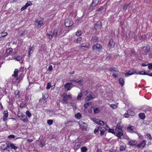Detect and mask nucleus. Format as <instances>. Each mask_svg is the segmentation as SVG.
<instances>
[{
	"instance_id": "f257e3e1",
	"label": "nucleus",
	"mask_w": 152,
	"mask_h": 152,
	"mask_svg": "<svg viewBox=\"0 0 152 152\" xmlns=\"http://www.w3.org/2000/svg\"><path fill=\"white\" fill-rule=\"evenodd\" d=\"M102 47L101 45L97 43L94 45L92 47V50L96 52H100L102 50Z\"/></svg>"
},
{
	"instance_id": "f03ea898",
	"label": "nucleus",
	"mask_w": 152,
	"mask_h": 152,
	"mask_svg": "<svg viewBox=\"0 0 152 152\" xmlns=\"http://www.w3.org/2000/svg\"><path fill=\"white\" fill-rule=\"evenodd\" d=\"M150 47L149 46H143L142 48L141 52L143 55H147L150 51Z\"/></svg>"
},
{
	"instance_id": "7ed1b4c3",
	"label": "nucleus",
	"mask_w": 152,
	"mask_h": 152,
	"mask_svg": "<svg viewBox=\"0 0 152 152\" xmlns=\"http://www.w3.org/2000/svg\"><path fill=\"white\" fill-rule=\"evenodd\" d=\"M18 69H15L14 72V74L12 75V77L16 78L15 81H14V79H13L12 80L13 82L15 83H16V81L18 80L19 79V78L18 77Z\"/></svg>"
},
{
	"instance_id": "20e7f679",
	"label": "nucleus",
	"mask_w": 152,
	"mask_h": 152,
	"mask_svg": "<svg viewBox=\"0 0 152 152\" xmlns=\"http://www.w3.org/2000/svg\"><path fill=\"white\" fill-rule=\"evenodd\" d=\"M64 24L66 27H69L72 26L73 24V22L72 20L67 19L65 21Z\"/></svg>"
},
{
	"instance_id": "39448f33",
	"label": "nucleus",
	"mask_w": 152,
	"mask_h": 152,
	"mask_svg": "<svg viewBox=\"0 0 152 152\" xmlns=\"http://www.w3.org/2000/svg\"><path fill=\"white\" fill-rule=\"evenodd\" d=\"M102 25L101 22L100 21H98L96 24H94V28L95 30H98L101 28Z\"/></svg>"
},
{
	"instance_id": "423d86ee",
	"label": "nucleus",
	"mask_w": 152,
	"mask_h": 152,
	"mask_svg": "<svg viewBox=\"0 0 152 152\" xmlns=\"http://www.w3.org/2000/svg\"><path fill=\"white\" fill-rule=\"evenodd\" d=\"M135 70L134 69H132L128 72L125 74V76L126 77L129 76V75H132L135 73Z\"/></svg>"
},
{
	"instance_id": "0eeeda50",
	"label": "nucleus",
	"mask_w": 152,
	"mask_h": 152,
	"mask_svg": "<svg viewBox=\"0 0 152 152\" xmlns=\"http://www.w3.org/2000/svg\"><path fill=\"white\" fill-rule=\"evenodd\" d=\"M99 1V0H93L92 3L91 4L90 7L93 8L95 7L98 4Z\"/></svg>"
},
{
	"instance_id": "6e6552de",
	"label": "nucleus",
	"mask_w": 152,
	"mask_h": 152,
	"mask_svg": "<svg viewBox=\"0 0 152 152\" xmlns=\"http://www.w3.org/2000/svg\"><path fill=\"white\" fill-rule=\"evenodd\" d=\"M115 45L113 39H110L108 42V45L110 48L113 47Z\"/></svg>"
},
{
	"instance_id": "1a4fd4ad",
	"label": "nucleus",
	"mask_w": 152,
	"mask_h": 152,
	"mask_svg": "<svg viewBox=\"0 0 152 152\" xmlns=\"http://www.w3.org/2000/svg\"><path fill=\"white\" fill-rule=\"evenodd\" d=\"M35 24H37V27L39 28L43 25V21L42 20H36L35 22Z\"/></svg>"
},
{
	"instance_id": "9d476101",
	"label": "nucleus",
	"mask_w": 152,
	"mask_h": 152,
	"mask_svg": "<svg viewBox=\"0 0 152 152\" xmlns=\"http://www.w3.org/2000/svg\"><path fill=\"white\" fill-rule=\"evenodd\" d=\"M20 119L24 122H27L28 121V119L25 115H21L20 116Z\"/></svg>"
},
{
	"instance_id": "9b49d317",
	"label": "nucleus",
	"mask_w": 152,
	"mask_h": 152,
	"mask_svg": "<svg viewBox=\"0 0 152 152\" xmlns=\"http://www.w3.org/2000/svg\"><path fill=\"white\" fill-rule=\"evenodd\" d=\"M81 142H76L75 144L74 149L77 150L79 149L80 147Z\"/></svg>"
},
{
	"instance_id": "f8f14e48",
	"label": "nucleus",
	"mask_w": 152,
	"mask_h": 152,
	"mask_svg": "<svg viewBox=\"0 0 152 152\" xmlns=\"http://www.w3.org/2000/svg\"><path fill=\"white\" fill-rule=\"evenodd\" d=\"M66 88L67 91L70 90L72 88V86L70 85V83H66L64 86Z\"/></svg>"
},
{
	"instance_id": "ddd939ff",
	"label": "nucleus",
	"mask_w": 152,
	"mask_h": 152,
	"mask_svg": "<svg viewBox=\"0 0 152 152\" xmlns=\"http://www.w3.org/2000/svg\"><path fill=\"white\" fill-rule=\"evenodd\" d=\"M122 127L121 126V124L120 123H118L117 125L116 128L115 129V132H120L121 130H122Z\"/></svg>"
},
{
	"instance_id": "4468645a",
	"label": "nucleus",
	"mask_w": 152,
	"mask_h": 152,
	"mask_svg": "<svg viewBox=\"0 0 152 152\" xmlns=\"http://www.w3.org/2000/svg\"><path fill=\"white\" fill-rule=\"evenodd\" d=\"M145 145V142L143 141L139 143L136 146L138 148H140L141 147H143Z\"/></svg>"
},
{
	"instance_id": "2eb2a0df",
	"label": "nucleus",
	"mask_w": 152,
	"mask_h": 152,
	"mask_svg": "<svg viewBox=\"0 0 152 152\" xmlns=\"http://www.w3.org/2000/svg\"><path fill=\"white\" fill-rule=\"evenodd\" d=\"M91 41L94 42H96L99 41L98 37L96 36L92 37L91 39Z\"/></svg>"
},
{
	"instance_id": "dca6fc26",
	"label": "nucleus",
	"mask_w": 152,
	"mask_h": 152,
	"mask_svg": "<svg viewBox=\"0 0 152 152\" xmlns=\"http://www.w3.org/2000/svg\"><path fill=\"white\" fill-rule=\"evenodd\" d=\"M137 143V141L136 140H132L128 142V144L132 146H134L136 145Z\"/></svg>"
},
{
	"instance_id": "f3484780",
	"label": "nucleus",
	"mask_w": 152,
	"mask_h": 152,
	"mask_svg": "<svg viewBox=\"0 0 152 152\" xmlns=\"http://www.w3.org/2000/svg\"><path fill=\"white\" fill-rule=\"evenodd\" d=\"M34 48V47L30 46L29 47L28 51V56L30 57L31 54V51H32Z\"/></svg>"
},
{
	"instance_id": "a211bd4d",
	"label": "nucleus",
	"mask_w": 152,
	"mask_h": 152,
	"mask_svg": "<svg viewBox=\"0 0 152 152\" xmlns=\"http://www.w3.org/2000/svg\"><path fill=\"white\" fill-rule=\"evenodd\" d=\"M46 37L50 39H51L53 36V32H50L48 34L46 35Z\"/></svg>"
},
{
	"instance_id": "6ab92c4d",
	"label": "nucleus",
	"mask_w": 152,
	"mask_h": 152,
	"mask_svg": "<svg viewBox=\"0 0 152 152\" xmlns=\"http://www.w3.org/2000/svg\"><path fill=\"white\" fill-rule=\"evenodd\" d=\"M67 96L66 95L65 96H64L63 99L62 100L63 103L64 104H66L67 103Z\"/></svg>"
},
{
	"instance_id": "aec40b11",
	"label": "nucleus",
	"mask_w": 152,
	"mask_h": 152,
	"mask_svg": "<svg viewBox=\"0 0 152 152\" xmlns=\"http://www.w3.org/2000/svg\"><path fill=\"white\" fill-rule=\"evenodd\" d=\"M89 44L88 43H82L81 45V47H85L86 48H89Z\"/></svg>"
},
{
	"instance_id": "412c9836",
	"label": "nucleus",
	"mask_w": 152,
	"mask_h": 152,
	"mask_svg": "<svg viewBox=\"0 0 152 152\" xmlns=\"http://www.w3.org/2000/svg\"><path fill=\"white\" fill-rule=\"evenodd\" d=\"M100 131V134L101 136H102L104 135L105 132V130L104 128L101 127Z\"/></svg>"
},
{
	"instance_id": "4be33fe9",
	"label": "nucleus",
	"mask_w": 152,
	"mask_h": 152,
	"mask_svg": "<svg viewBox=\"0 0 152 152\" xmlns=\"http://www.w3.org/2000/svg\"><path fill=\"white\" fill-rule=\"evenodd\" d=\"M119 83L121 85V86H123L124 85V79L122 78H120L119 80Z\"/></svg>"
},
{
	"instance_id": "5701e85b",
	"label": "nucleus",
	"mask_w": 152,
	"mask_h": 152,
	"mask_svg": "<svg viewBox=\"0 0 152 152\" xmlns=\"http://www.w3.org/2000/svg\"><path fill=\"white\" fill-rule=\"evenodd\" d=\"M94 98V97L93 96H91L88 95L85 98V100L86 101H89L93 99Z\"/></svg>"
},
{
	"instance_id": "b1692460",
	"label": "nucleus",
	"mask_w": 152,
	"mask_h": 152,
	"mask_svg": "<svg viewBox=\"0 0 152 152\" xmlns=\"http://www.w3.org/2000/svg\"><path fill=\"white\" fill-rule=\"evenodd\" d=\"M8 113L7 111H4V115L3 117V119L4 121L8 117Z\"/></svg>"
},
{
	"instance_id": "393cba45",
	"label": "nucleus",
	"mask_w": 152,
	"mask_h": 152,
	"mask_svg": "<svg viewBox=\"0 0 152 152\" xmlns=\"http://www.w3.org/2000/svg\"><path fill=\"white\" fill-rule=\"evenodd\" d=\"M139 116L140 118L142 119H144L145 118V114L143 113H140L139 114Z\"/></svg>"
},
{
	"instance_id": "a878e982",
	"label": "nucleus",
	"mask_w": 152,
	"mask_h": 152,
	"mask_svg": "<svg viewBox=\"0 0 152 152\" xmlns=\"http://www.w3.org/2000/svg\"><path fill=\"white\" fill-rule=\"evenodd\" d=\"M12 48H9L7 50L6 53L8 55H9L12 53Z\"/></svg>"
},
{
	"instance_id": "bb28decb",
	"label": "nucleus",
	"mask_w": 152,
	"mask_h": 152,
	"mask_svg": "<svg viewBox=\"0 0 152 152\" xmlns=\"http://www.w3.org/2000/svg\"><path fill=\"white\" fill-rule=\"evenodd\" d=\"M130 4L131 3H129L128 4H125L123 7V9L124 10H126L129 7V5H130Z\"/></svg>"
},
{
	"instance_id": "cd10ccee",
	"label": "nucleus",
	"mask_w": 152,
	"mask_h": 152,
	"mask_svg": "<svg viewBox=\"0 0 152 152\" xmlns=\"http://www.w3.org/2000/svg\"><path fill=\"white\" fill-rule=\"evenodd\" d=\"M109 70L110 71H111V72H112V71L115 72H118V71L116 69V68L114 67H111L109 69Z\"/></svg>"
},
{
	"instance_id": "c85d7f7f",
	"label": "nucleus",
	"mask_w": 152,
	"mask_h": 152,
	"mask_svg": "<svg viewBox=\"0 0 152 152\" xmlns=\"http://www.w3.org/2000/svg\"><path fill=\"white\" fill-rule=\"evenodd\" d=\"M117 137L120 138H121V136L123 135V134L122 132H118L116 134Z\"/></svg>"
},
{
	"instance_id": "c756f323",
	"label": "nucleus",
	"mask_w": 152,
	"mask_h": 152,
	"mask_svg": "<svg viewBox=\"0 0 152 152\" xmlns=\"http://www.w3.org/2000/svg\"><path fill=\"white\" fill-rule=\"evenodd\" d=\"M12 144L10 142H7L6 143L7 148H9L10 147H11Z\"/></svg>"
},
{
	"instance_id": "7c9ffc66",
	"label": "nucleus",
	"mask_w": 152,
	"mask_h": 152,
	"mask_svg": "<svg viewBox=\"0 0 152 152\" xmlns=\"http://www.w3.org/2000/svg\"><path fill=\"white\" fill-rule=\"evenodd\" d=\"M101 127L99 126L98 127L96 128L94 131V132L95 134L96 133V132H99V131H100Z\"/></svg>"
},
{
	"instance_id": "2f4dec72",
	"label": "nucleus",
	"mask_w": 152,
	"mask_h": 152,
	"mask_svg": "<svg viewBox=\"0 0 152 152\" xmlns=\"http://www.w3.org/2000/svg\"><path fill=\"white\" fill-rule=\"evenodd\" d=\"M126 148V146H121L120 147V151H122L125 150Z\"/></svg>"
},
{
	"instance_id": "473e14b6",
	"label": "nucleus",
	"mask_w": 152,
	"mask_h": 152,
	"mask_svg": "<svg viewBox=\"0 0 152 152\" xmlns=\"http://www.w3.org/2000/svg\"><path fill=\"white\" fill-rule=\"evenodd\" d=\"M81 116V114L80 113H77L75 115V117L76 118L79 119L80 118Z\"/></svg>"
},
{
	"instance_id": "72a5a7b5",
	"label": "nucleus",
	"mask_w": 152,
	"mask_h": 152,
	"mask_svg": "<svg viewBox=\"0 0 152 152\" xmlns=\"http://www.w3.org/2000/svg\"><path fill=\"white\" fill-rule=\"evenodd\" d=\"M82 152H86L87 151V149L85 147H82L81 148Z\"/></svg>"
},
{
	"instance_id": "f704fd0d",
	"label": "nucleus",
	"mask_w": 152,
	"mask_h": 152,
	"mask_svg": "<svg viewBox=\"0 0 152 152\" xmlns=\"http://www.w3.org/2000/svg\"><path fill=\"white\" fill-rule=\"evenodd\" d=\"M83 80H77V83L80 85H82L83 84Z\"/></svg>"
},
{
	"instance_id": "c9c22d12",
	"label": "nucleus",
	"mask_w": 152,
	"mask_h": 152,
	"mask_svg": "<svg viewBox=\"0 0 152 152\" xmlns=\"http://www.w3.org/2000/svg\"><path fill=\"white\" fill-rule=\"evenodd\" d=\"M58 30L57 29H55L53 32V36L54 37H56L57 34Z\"/></svg>"
},
{
	"instance_id": "e433bc0d",
	"label": "nucleus",
	"mask_w": 152,
	"mask_h": 152,
	"mask_svg": "<svg viewBox=\"0 0 152 152\" xmlns=\"http://www.w3.org/2000/svg\"><path fill=\"white\" fill-rule=\"evenodd\" d=\"M15 98H18L19 97V91L18 90H16L15 92Z\"/></svg>"
},
{
	"instance_id": "4c0bfd02",
	"label": "nucleus",
	"mask_w": 152,
	"mask_h": 152,
	"mask_svg": "<svg viewBox=\"0 0 152 152\" xmlns=\"http://www.w3.org/2000/svg\"><path fill=\"white\" fill-rule=\"evenodd\" d=\"M1 148L4 151L7 149V148L5 144H2L1 146Z\"/></svg>"
},
{
	"instance_id": "58836bf2",
	"label": "nucleus",
	"mask_w": 152,
	"mask_h": 152,
	"mask_svg": "<svg viewBox=\"0 0 152 152\" xmlns=\"http://www.w3.org/2000/svg\"><path fill=\"white\" fill-rule=\"evenodd\" d=\"M82 96V92H81L80 94H79L77 96V99L78 100H80L81 99V98Z\"/></svg>"
},
{
	"instance_id": "ea45409f",
	"label": "nucleus",
	"mask_w": 152,
	"mask_h": 152,
	"mask_svg": "<svg viewBox=\"0 0 152 152\" xmlns=\"http://www.w3.org/2000/svg\"><path fill=\"white\" fill-rule=\"evenodd\" d=\"M94 111L95 113H99L100 110H99L98 108H95L94 109Z\"/></svg>"
},
{
	"instance_id": "a19ab883",
	"label": "nucleus",
	"mask_w": 152,
	"mask_h": 152,
	"mask_svg": "<svg viewBox=\"0 0 152 152\" xmlns=\"http://www.w3.org/2000/svg\"><path fill=\"white\" fill-rule=\"evenodd\" d=\"M26 115L27 116L28 118H30L31 117V114L29 111L28 110L26 111Z\"/></svg>"
},
{
	"instance_id": "79ce46f5",
	"label": "nucleus",
	"mask_w": 152,
	"mask_h": 152,
	"mask_svg": "<svg viewBox=\"0 0 152 152\" xmlns=\"http://www.w3.org/2000/svg\"><path fill=\"white\" fill-rule=\"evenodd\" d=\"M135 129V127L134 126H130L129 127H127V129H130V131H132L134 129Z\"/></svg>"
},
{
	"instance_id": "37998d69",
	"label": "nucleus",
	"mask_w": 152,
	"mask_h": 152,
	"mask_svg": "<svg viewBox=\"0 0 152 152\" xmlns=\"http://www.w3.org/2000/svg\"><path fill=\"white\" fill-rule=\"evenodd\" d=\"M82 32L81 31H78L76 32L75 34L77 36H80L82 34Z\"/></svg>"
},
{
	"instance_id": "c03bdc74",
	"label": "nucleus",
	"mask_w": 152,
	"mask_h": 152,
	"mask_svg": "<svg viewBox=\"0 0 152 152\" xmlns=\"http://www.w3.org/2000/svg\"><path fill=\"white\" fill-rule=\"evenodd\" d=\"M51 86V84L50 83H49L47 84L46 89H49Z\"/></svg>"
},
{
	"instance_id": "a18cd8bd",
	"label": "nucleus",
	"mask_w": 152,
	"mask_h": 152,
	"mask_svg": "<svg viewBox=\"0 0 152 152\" xmlns=\"http://www.w3.org/2000/svg\"><path fill=\"white\" fill-rule=\"evenodd\" d=\"M53 123V120H49L47 121V123L49 125H52Z\"/></svg>"
},
{
	"instance_id": "49530a36",
	"label": "nucleus",
	"mask_w": 152,
	"mask_h": 152,
	"mask_svg": "<svg viewBox=\"0 0 152 152\" xmlns=\"http://www.w3.org/2000/svg\"><path fill=\"white\" fill-rule=\"evenodd\" d=\"M1 37H4L5 36H6L7 34V32H3L1 33Z\"/></svg>"
},
{
	"instance_id": "de8ad7c7",
	"label": "nucleus",
	"mask_w": 152,
	"mask_h": 152,
	"mask_svg": "<svg viewBox=\"0 0 152 152\" xmlns=\"http://www.w3.org/2000/svg\"><path fill=\"white\" fill-rule=\"evenodd\" d=\"M127 112H128L127 113H126L124 114V117L125 118H128L130 116L129 114V110H127Z\"/></svg>"
},
{
	"instance_id": "09e8293b",
	"label": "nucleus",
	"mask_w": 152,
	"mask_h": 152,
	"mask_svg": "<svg viewBox=\"0 0 152 152\" xmlns=\"http://www.w3.org/2000/svg\"><path fill=\"white\" fill-rule=\"evenodd\" d=\"M104 124V122L103 121L99 120V122L98 125H101L102 126H103Z\"/></svg>"
},
{
	"instance_id": "8fccbe9b",
	"label": "nucleus",
	"mask_w": 152,
	"mask_h": 152,
	"mask_svg": "<svg viewBox=\"0 0 152 152\" xmlns=\"http://www.w3.org/2000/svg\"><path fill=\"white\" fill-rule=\"evenodd\" d=\"M32 4V3L31 1H29L28 2H27L26 4L25 5L27 7L28 6L31 5Z\"/></svg>"
},
{
	"instance_id": "3c124183",
	"label": "nucleus",
	"mask_w": 152,
	"mask_h": 152,
	"mask_svg": "<svg viewBox=\"0 0 152 152\" xmlns=\"http://www.w3.org/2000/svg\"><path fill=\"white\" fill-rule=\"evenodd\" d=\"M104 8L102 6L100 8L98 9L97 11L99 12L101 11H104Z\"/></svg>"
},
{
	"instance_id": "603ef678",
	"label": "nucleus",
	"mask_w": 152,
	"mask_h": 152,
	"mask_svg": "<svg viewBox=\"0 0 152 152\" xmlns=\"http://www.w3.org/2000/svg\"><path fill=\"white\" fill-rule=\"evenodd\" d=\"M108 131L109 132L112 133L113 134H115V132L113 129H111L110 128V129H109V130Z\"/></svg>"
},
{
	"instance_id": "864d4df0",
	"label": "nucleus",
	"mask_w": 152,
	"mask_h": 152,
	"mask_svg": "<svg viewBox=\"0 0 152 152\" xmlns=\"http://www.w3.org/2000/svg\"><path fill=\"white\" fill-rule=\"evenodd\" d=\"M80 128L83 130H85L87 128V126L86 125H83L81 124V125H80Z\"/></svg>"
},
{
	"instance_id": "5fc2aeb1",
	"label": "nucleus",
	"mask_w": 152,
	"mask_h": 152,
	"mask_svg": "<svg viewBox=\"0 0 152 152\" xmlns=\"http://www.w3.org/2000/svg\"><path fill=\"white\" fill-rule=\"evenodd\" d=\"M11 148L14 150H16L18 148V147L15 146L13 144H12L11 147Z\"/></svg>"
},
{
	"instance_id": "6e6d98bb",
	"label": "nucleus",
	"mask_w": 152,
	"mask_h": 152,
	"mask_svg": "<svg viewBox=\"0 0 152 152\" xmlns=\"http://www.w3.org/2000/svg\"><path fill=\"white\" fill-rule=\"evenodd\" d=\"M48 95L47 94H45L44 95L43 94L42 95V99H43L44 100H45V99L48 98Z\"/></svg>"
},
{
	"instance_id": "4d7b16f0",
	"label": "nucleus",
	"mask_w": 152,
	"mask_h": 152,
	"mask_svg": "<svg viewBox=\"0 0 152 152\" xmlns=\"http://www.w3.org/2000/svg\"><path fill=\"white\" fill-rule=\"evenodd\" d=\"M139 74L141 75H148L147 73L145 71H142L140 72Z\"/></svg>"
},
{
	"instance_id": "13d9d810",
	"label": "nucleus",
	"mask_w": 152,
	"mask_h": 152,
	"mask_svg": "<svg viewBox=\"0 0 152 152\" xmlns=\"http://www.w3.org/2000/svg\"><path fill=\"white\" fill-rule=\"evenodd\" d=\"M136 54L135 51L134 50H131V55L133 56H135Z\"/></svg>"
},
{
	"instance_id": "bf43d9fd",
	"label": "nucleus",
	"mask_w": 152,
	"mask_h": 152,
	"mask_svg": "<svg viewBox=\"0 0 152 152\" xmlns=\"http://www.w3.org/2000/svg\"><path fill=\"white\" fill-rule=\"evenodd\" d=\"M71 105L73 107V108L74 109H76V106L75 104L71 102Z\"/></svg>"
},
{
	"instance_id": "052dcab7",
	"label": "nucleus",
	"mask_w": 152,
	"mask_h": 152,
	"mask_svg": "<svg viewBox=\"0 0 152 152\" xmlns=\"http://www.w3.org/2000/svg\"><path fill=\"white\" fill-rule=\"evenodd\" d=\"M82 39V38L79 37L77 38L76 40V42L77 43H79L81 41Z\"/></svg>"
},
{
	"instance_id": "680f3d73",
	"label": "nucleus",
	"mask_w": 152,
	"mask_h": 152,
	"mask_svg": "<svg viewBox=\"0 0 152 152\" xmlns=\"http://www.w3.org/2000/svg\"><path fill=\"white\" fill-rule=\"evenodd\" d=\"M53 69V67L52 65H49V67L48 68V70L49 71H51Z\"/></svg>"
},
{
	"instance_id": "e2e57ef3",
	"label": "nucleus",
	"mask_w": 152,
	"mask_h": 152,
	"mask_svg": "<svg viewBox=\"0 0 152 152\" xmlns=\"http://www.w3.org/2000/svg\"><path fill=\"white\" fill-rule=\"evenodd\" d=\"M148 68L150 69H152V64L151 63L149 64L148 66Z\"/></svg>"
},
{
	"instance_id": "0e129e2a",
	"label": "nucleus",
	"mask_w": 152,
	"mask_h": 152,
	"mask_svg": "<svg viewBox=\"0 0 152 152\" xmlns=\"http://www.w3.org/2000/svg\"><path fill=\"white\" fill-rule=\"evenodd\" d=\"M104 129L105 130H107L108 131L109 130V129H110V128L108 125H107V124H106V127L105 128H104Z\"/></svg>"
},
{
	"instance_id": "69168bd1",
	"label": "nucleus",
	"mask_w": 152,
	"mask_h": 152,
	"mask_svg": "<svg viewBox=\"0 0 152 152\" xmlns=\"http://www.w3.org/2000/svg\"><path fill=\"white\" fill-rule=\"evenodd\" d=\"M25 104L24 103L22 102V103H21L20 104V107L22 108H23L25 107Z\"/></svg>"
},
{
	"instance_id": "338daca9",
	"label": "nucleus",
	"mask_w": 152,
	"mask_h": 152,
	"mask_svg": "<svg viewBox=\"0 0 152 152\" xmlns=\"http://www.w3.org/2000/svg\"><path fill=\"white\" fill-rule=\"evenodd\" d=\"M15 137V136L13 135H10L8 136L9 138H12L14 139Z\"/></svg>"
},
{
	"instance_id": "774afa93",
	"label": "nucleus",
	"mask_w": 152,
	"mask_h": 152,
	"mask_svg": "<svg viewBox=\"0 0 152 152\" xmlns=\"http://www.w3.org/2000/svg\"><path fill=\"white\" fill-rule=\"evenodd\" d=\"M110 106L113 109H115L116 108L115 105L114 104H111Z\"/></svg>"
}]
</instances>
